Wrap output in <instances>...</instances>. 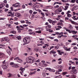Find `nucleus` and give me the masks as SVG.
<instances>
[{
    "instance_id": "412c9836",
    "label": "nucleus",
    "mask_w": 78,
    "mask_h": 78,
    "mask_svg": "<svg viewBox=\"0 0 78 78\" xmlns=\"http://www.w3.org/2000/svg\"><path fill=\"white\" fill-rule=\"evenodd\" d=\"M9 76H8V78H10V77H12V74L9 73Z\"/></svg>"
},
{
    "instance_id": "052dcab7",
    "label": "nucleus",
    "mask_w": 78,
    "mask_h": 78,
    "mask_svg": "<svg viewBox=\"0 0 78 78\" xmlns=\"http://www.w3.org/2000/svg\"><path fill=\"white\" fill-rule=\"evenodd\" d=\"M62 71V70H61V69H58V72H61Z\"/></svg>"
},
{
    "instance_id": "ea45409f",
    "label": "nucleus",
    "mask_w": 78,
    "mask_h": 78,
    "mask_svg": "<svg viewBox=\"0 0 78 78\" xmlns=\"http://www.w3.org/2000/svg\"><path fill=\"white\" fill-rule=\"evenodd\" d=\"M73 48L74 49V50H76V49H78V48H77L76 46H75V47H74Z\"/></svg>"
},
{
    "instance_id": "423d86ee",
    "label": "nucleus",
    "mask_w": 78,
    "mask_h": 78,
    "mask_svg": "<svg viewBox=\"0 0 78 78\" xmlns=\"http://www.w3.org/2000/svg\"><path fill=\"white\" fill-rule=\"evenodd\" d=\"M2 40L3 41H6V42H9V39L8 37L4 38V39H3Z\"/></svg>"
},
{
    "instance_id": "1a4fd4ad",
    "label": "nucleus",
    "mask_w": 78,
    "mask_h": 78,
    "mask_svg": "<svg viewBox=\"0 0 78 78\" xmlns=\"http://www.w3.org/2000/svg\"><path fill=\"white\" fill-rule=\"evenodd\" d=\"M61 8H62V9H64L65 11H66L67 9H68V8H69V6L67 5H66L65 6V8L64 9L63 7H61Z\"/></svg>"
},
{
    "instance_id": "5fc2aeb1",
    "label": "nucleus",
    "mask_w": 78,
    "mask_h": 78,
    "mask_svg": "<svg viewBox=\"0 0 78 78\" xmlns=\"http://www.w3.org/2000/svg\"><path fill=\"white\" fill-rule=\"evenodd\" d=\"M20 22L22 23H25V22L24 20L21 21Z\"/></svg>"
},
{
    "instance_id": "2f4dec72",
    "label": "nucleus",
    "mask_w": 78,
    "mask_h": 78,
    "mask_svg": "<svg viewBox=\"0 0 78 78\" xmlns=\"http://www.w3.org/2000/svg\"><path fill=\"white\" fill-rule=\"evenodd\" d=\"M30 18L31 19H33V18H34V16H30Z\"/></svg>"
},
{
    "instance_id": "cd10ccee",
    "label": "nucleus",
    "mask_w": 78,
    "mask_h": 78,
    "mask_svg": "<svg viewBox=\"0 0 78 78\" xmlns=\"http://www.w3.org/2000/svg\"><path fill=\"white\" fill-rule=\"evenodd\" d=\"M78 9V6H76L74 7V9Z\"/></svg>"
},
{
    "instance_id": "c85d7f7f",
    "label": "nucleus",
    "mask_w": 78,
    "mask_h": 78,
    "mask_svg": "<svg viewBox=\"0 0 78 78\" xmlns=\"http://www.w3.org/2000/svg\"><path fill=\"white\" fill-rule=\"evenodd\" d=\"M55 78H62V77L61 75H59V76H56Z\"/></svg>"
},
{
    "instance_id": "6e6552de",
    "label": "nucleus",
    "mask_w": 78,
    "mask_h": 78,
    "mask_svg": "<svg viewBox=\"0 0 78 78\" xmlns=\"http://www.w3.org/2000/svg\"><path fill=\"white\" fill-rule=\"evenodd\" d=\"M15 16L18 17H20L21 16V14L18 12H16L15 14Z\"/></svg>"
},
{
    "instance_id": "7ed1b4c3",
    "label": "nucleus",
    "mask_w": 78,
    "mask_h": 78,
    "mask_svg": "<svg viewBox=\"0 0 78 78\" xmlns=\"http://www.w3.org/2000/svg\"><path fill=\"white\" fill-rule=\"evenodd\" d=\"M30 41H31V40L30 39V37H26L23 38V42L24 43L28 44V43L30 42Z\"/></svg>"
},
{
    "instance_id": "a19ab883",
    "label": "nucleus",
    "mask_w": 78,
    "mask_h": 78,
    "mask_svg": "<svg viewBox=\"0 0 78 78\" xmlns=\"http://www.w3.org/2000/svg\"><path fill=\"white\" fill-rule=\"evenodd\" d=\"M18 19V18L17 17H15L14 20V21H15V20H17Z\"/></svg>"
},
{
    "instance_id": "9b49d317",
    "label": "nucleus",
    "mask_w": 78,
    "mask_h": 78,
    "mask_svg": "<svg viewBox=\"0 0 78 78\" xmlns=\"http://www.w3.org/2000/svg\"><path fill=\"white\" fill-rule=\"evenodd\" d=\"M5 6V4H0V9H2L3 7Z\"/></svg>"
},
{
    "instance_id": "774afa93",
    "label": "nucleus",
    "mask_w": 78,
    "mask_h": 78,
    "mask_svg": "<svg viewBox=\"0 0 78 78\" xmlns=\"http://www.w3.org/2000/svg\"><path fill=\"white\" fill-rule=\"evenodd\" d=\"M54 41H56V42H58V40L57 39H55L54 40Z\"/></svg>"
},
{
    "instance_id": "69168bd1",
    "label": "nucleus",
    "mask_w": 78,
    "mask_h": 78,
    "mask_svg": "<svg viewBox=\"0 0 78 78\" xmlns=\"http://www.w3.org/2000/svg\"><path fill=\"white\" fill-rule=\"evenodd\" d=\"M73 59H75L76 61H78V59L77 58H73Z\"/></svg>"
},
{
    "instance_id": "f8f14e48",
    "label": "nucleus",
    "mask_w": 78,
    "mask_h": 78,
    "mask_svg": "<svg viewBox=\"0 0 78 78\" xmlns=\"http://www.w3.org/2000/svg\"><path fill=\"white\" fill-rule=\"evenodd\" d=\"M71 23H72V24H74V25H78V23H77L73 21H71Z\"/></svg>"
},
{
    "instance_id": "aec40b11",
    "label": "nucleus",
    "mask_w": 78,
    "mask_h": 78,
    "mask_svg": "<svg viewBox=\"0 0 78 78\" xmlns=\"http://www.w3.org/2000/svg\"><path fill=\"white\" fill-rule=\"evenodd\" d=\"M78 33V32L75 31V30H73L72 31V33H73L74 34H76Z\"/></svg>"
},
{
    "instance_id": "f3484780",
    "label": "nucleus",
    "mask_w": 78,
    "mask_h": 78,
    "mask_svg": "<svg viewBox=\"0 0 78 78\" xmlns=\"http://www.w3.org/2000/svg\"><path fill=\"white\" fill-rule=\"evenodd\" d=\"M17 61L18 62H23L22 60V59L20 58L18 59V60H17Z\"/></svg>"
},
{
    "instance_id": "c03bdc74",
    "label": "nucleus",
    "mask_w": 78,
    "mask_h": 78,
    "mask_svg": "<svg viewBox=\"0 0 78 78\" xmlns=\"http://www.w3.org/2000/svg\"><path fill=\"white\" fill-rule=\"evenodd\" d=\"M32 12H33V10H30L29 11V13H30V14H32Z\"/></svg>"
},
{
    "instance_id": "680f3d73",
    "label": "nucleus",
    "mask_w": 78,
    "mask_h": 78,
    "mask_svg": "<svg viewBox=\"0 0 78 78\" xmlns=\"http://www.w3.org/2000/svg\"><path fill=\"white\" fill-rule=\"evenodd\" d=\"M9 9H5V12H6L8 11Z\"/></svg>"
},
{
    "instance_id": "2eb2a0df",
    "label": "nucleus",
    "mask_w": 78,
    "mask_h": 78,
    "mask_svg": "<svg viewBox=\"0 0 78 78\" xmlns=\"http://www.w3.org/2000/svg\"><path fill=\"white\" fill-rule=\"evenodd\" d=\"M73 70L74 74H75V73H77V71L76 70V69H75L74 70Z\"/></svg>"
},
{
    "instance_id": "0e129e2a",
    "label": "nucleus",
    "mask_w": 78,
    "mask_h": 78,
    "mask_svg": "<svg viewBox=\"0 0 78 78\" xmlns=\"http://www.w3.org/2000/svg\"><path fill=\"white\" fill-rule=\"evenodd\" d=\"M46 63H47V64H51V63H50L49 62H46Z\"/></svg>"
},
{
    "instance_id": "a211bd4d",
    "label": "nucleus",
    "mask_w": 78,
    "mask_h": 78,
    "mask_svg": "<svg viewBox=\"0 0 78 78\" xmlns=\"http://www.w3.org/2000/svg\"><path fill=\"white\" fill-rule=\"evenodd\" d=\"M43 67H47V64L46 63H42Z\"/></svg>"
},
{
    "instance_id": "864d4df0",
    "label": "nucleus",
    "mask_w": 78,
    "mask_h": 78,
    "mask_svg": "<svg viewBox=\"0 0 78 78\" xmlns=\"http://www.w3.org/2000/svg\"><path fill=\"white\" fill-rule=\"evenodd\" d=\"M75 28L76 29V30H78V26H77H77H75Z\"/></svg>"
},
{
    "instance_id": "5701e85b",
    "label": "nucleus",
    "mask_w": 78,
    "mask_h": 78,
    "mask_svg": "<svg viewBox=\"0 0 78 78\" xmlns=\"http://www.w3.org/2000/svg\"><path fill=\"white\" fill-rule=\"evenodd\" d=\"M67 14V17H70L72 16V15L70 14Z\"/></svg>"
},
{
    "instance_id": "338daca9",
    "label": "nucleus",
    "mask_w": 78,
    "mask_h": 78,
    "mask_svg": "<svg viewBox=\"0 0 78 78\" xmlns=\"http://www.w3.org/2000/svg\"><path fill=\"white\" fill-rule=\"evenodd\" d=\"M71 68H72V66H70L69 67V70H70V69H71Z\"/></svg>"
},
{
    "instance_id": "58836bf2",
    "label": "nucleus",
    "mask_w": 78,
    "mask_h": 78,
    "mask_svg": "<svg viewBox=\"0 0 78 78\" xmlns=\"http://www.w3.org/2000/svg\"><path fill=\"white\" fill-rule=\"evenodd\" d=\"M22 8L23 9H25V5H22Z\"/></svg>"
},
{
    "instance_id": "c756f323",
    "label": "nucleus",
    "mask_w": 78,
    "mask_h": 78,
    "mask_svg": "<svg viewBox=\"0 0 78 78\" xmlns=\"http://www.w3.org/2000/svg\"><path fill=\"white\" fill-rule=\"evenodd\" d=\"M50 72H55V69H50Z\"/></svg>"
},
{
    "instance_id": "bb28decb",
    "label": "nucleus",
    "mask_w": 78,
    "mask_h": 78,
    "mask_svg": "<svg viewBox=\"0 0 78 78\" xmlns=\"http://www.w3.org/2000/svg\"><path fill=\"white\" fill-rule=\"evenodd\" d=\"M34 51H37H37H39V50L36 48H35L34 50Z\"/></svg>"
},
{
    "instance_id": "0eeeda50",
    "label": "nucleus",
    "mask_w": 78,
    "mask_h": 78,
    "mask_svg": "<svg viewBox=\"0 0 78 78\" xmlns=\"http://www.w3.org/2000/svg\"><path fill=\"white\" fill-rule=\"evenodd\" d=\"M65 49V50L66 51H70L71 48H69L68 49H67V47H66V46H64V47H63Z\"/></svg>"
},
{
    "instance_id": "4d7b16f0",
    "label": "nucleus",
    "mask_w": 78,
    "mask_h": 78,
    "mask_svg": "<svg viewBox=\"0 0 78 78\" xmlns=\"http://www.w3.org/2000/svg\"><path fill=\"white\" fill-rule=\"evenodd\" d=\"M59 8V5H56L55 7V8Z\"/></svg>"
},
{
    "instance_id": "72a5a7b5",
    "label": "nucleus",
    "mask_w": 78,
    "mask_h": 78,
    "mask_svg": "<svg viewBox=\"0 0 78 78\" xmlns=\"http://www.w3.org/2000/svg\"><path fill=\"white\" fill-rule=\"evenodd\" d=\"M11 33H12L13 34H16V32L15 31H12L11 32Z\"/></svg>"
},
{
    "instance_id": "20e7f679",
    "label": "nucleus",
    "mask_w": 78,
    "mask_h": 78,
    "mask_svg": "<svg viewBox=\"0 0 78 78\" xmlns=\"http://www.w3.org/2000/svg\"><path fill=\"white\" fill-rule=\"evenodd\" d=\"M10 65H11L13 67H15V68H18V67H19V65L17 64H14V63L12 62L10 63Z\"/></svg>"
},
{
    "instance_id": "8fccbe9b",
    "label": "nucleus",
    "mask_w": 78,
    "mask_h": 78,
    "mask_svg": "<svg viewBox=\"0 0 78 78\" xmlns=\"http://www.w3.org/2000/svg\"><path fill=\"white\" fill-rule=\"evenodd\" d=\"M75 0H71L72 3H75Z\"/></svg>"
},
{
    "instance_id": "4c0bfd02",
    "label": "nucleus",
    "mask_w": 78,
    "mask_h": 78,
    "mask_svg": "<svg viewBox=\"0 0 78 78\" xmlns=\"http://www.w3.org/2000/svg\"><path fill=\"white\" fill-rule=\"evenodd\" d=\"M77 44L76 43H73L72 44V45H76Z\"/></svg>"
},
{
    "instance_id": "a18cd8bd",
    "label": "nucleus",
    "mask_w": 78,
    "mask_h": 78,
    "mask_svg": "<svg viewBox=\"0 0 78 78\" xmlns=\"http://www.w3.org/2000/svg\"><path fill=\"white\" fill-rule=\"evenodd\" d=\"M70 73L71 74H74V73L73 72V70L70 71Z\"/></svg>"
},
{
    "instance_id": "f03ea898",
    "label": "nucleus",
    "mask_w": 78,
    "mask_h": 78,
    "mask_svg": "<svg viewBox=\"0 0 78 78\" xmlns=\"http://www.w3.org/2000/svg\"><path fill=\"white\" fill-rule=\"evenodd\" d=\"M5 60H4V61L2 62V67L3 69H6L8 67L9 65V64H8V62H5Z\"/></svg>"
},
{
    "instance_id": "393cba45",
    "label": "nucleus",
    "mask_w": 78,
    "mask_h": 78,
    "mask_svg": "<svg viewBox=\"0 0 78 78\" xmlns=\"http://www.w3.org/2000/svg\"><path fill=\"white\" fill-rule=\"evenodd\" d=\"M71 78H75V75L73 74V75H71Z\"/></svg>"
},
{
    "instance_id": "473e14b6",
    "label": "nucleus",
    "mask_w": 78,
    "mask_h": 78,
    "mask_svg": "<svg viewBox=\"0 0 78 78\" xmlns=\"http://www.w3.org/2000/svg\"><path fill=\"white\" fill-rule=\"evenodd\" d=\"M41 15H42L43 16H45V14H44V13L42 12H41Z\"/></svg>"
},
{
    "instance_id": "49530a36",
    "label": "nucleus",
    "mask_w": 78,
    "mask_h": 78,
    "mask_svg": "<svg viewBox=\"0 0 78 78\" xmlns=\"http://www.w3.org/2000/svg\"><path fill=\"white\" fill-rule=\"evenodd\" d=\"M36 62H40V60L38 59V60L35 61Z\"/></svg>"
},
{
    "instance_id": "09e8293b",
    "label": "nucleus",
    "mask_w": 78,
    "mask_h": 78,
    "mask_svg": "<svg viewBox=\"0 0 78 78\" xmlns=\"http://www.w3.org/2000/svg\"><path fill=\"white\" fill-rule=\"evenodd\" d=\"M47 27H48V28H51V25H48L47 26Z\"/></svg>"
},
{
    "instance_id": "a878e982",
    "label": "nucleus",
    "mask_w": 78,
    "mask_h": 78,
    "mask_svg": "<svg viewBox=\"0 0 78 78\" xmlns=\"http://www.w3.org/2000/svg\"><path fill=\"white\" fill-rule=\"evenodd\" d=\"M36 33H37L41 34V30L38 31H36Z\"/></svg>"
},
{
    "instance_id": "f704fd0d",
    "label": "nucleus",
    "mask_w": 78,
    "mask_h": 78,
    "mask_svg": "<svg viewBox=\"0 0 78 78\" xmlns=\"http://www.w3.org/2000/svg\"><path fill=\"white\" fill-rule=\"evenodd\" d=\"M4 46V45L0 44V48H2V47Z\"/></svg>"
},
{
    "instance_id": "39448f33",
    "label": "nucleus",
    "mask_w": 78,
    "mask_h": 78,
    "mask_svg": "<svg viewBox=\"0 0 78 78\" xmlns=\"http://www.w3.org/2000/svg\"><path fill=\"white\" fill-rule=\"evenodd\" d=\"M25 70V68H22V67H21L20 69V70H21L20 71V73L21 74V75H23V71Z\"/></svg>"
},
{
    "instance_id": "79ce46f5",
    "label": "nucleus",
    "mask_w": 78,
    "mask_h": 78,
    "mask_svg": "<svg viewBox=\"0 0 78 78\" xmlns=\"http://www.w3.org/2000/svg\"><path fill=\"white\" fill-rule=\"evenodd\" d=\"M56 34H57V35H61V34H60V33L59 32H56L55 33Z\"/></svg>"
},
{
    "instance_id": "13d9d810",
    "label": "nucleus",
    "mask_w": 78,
    "mask_h": 78,
    "mask_svg": "<svg viewBox=\"0 0 78 78\" xmlns=\"http://www.w3.org/2000/svg\"><path fill=\"white\" fill-rule=\"evenodd\" d=\"M5 7L6 8H8L9 7V5L8 4H6L5 5Z\"/></svg>"
},
{
    "instance_id": "bf43d9fd",
    "label": "nucleus",
    "mask_w": 78,
    "mask_h": 78,
    "mask_svg": "<svg viewBox=\"0 0 78 78\" xmlns=\"http://www.w3.org/2000/svg\"><path fill=\"white\" fill-rule=\"evenodd\" d=\"M33 74H34V73H30V75H33Z\"/></svg>"
},
{
    "instance_id": "9d476101",
    "label": "nucleus",
    "mask_w": 78,
    "mask_h": 78,
    "mask_svg": "<svg viewBox=\"0 0 78 78\" xmlns=\"http://www.w3.org/2000/svg\"><path fill=\"white\" fill-rule=\"evenodd\" d=\"M5 56L4 54L2 53H0V58H3Z\"/></svg>"
},
{
    "instance_id": "4be33fe9",
    "label": "nucleus",
    "mask_w": 78,
    "mask_h": 78,
    "mask_svg": "<svg viewBox=\"0 0 78 78\" xmlns=\"http://www.w3.org/2000/svg\"><path fill=\"white\" fill-rule=\"evenodd\" d=\"M16 38L18 39V40H20V39H21V37L20 36H18L16 37Z\"/></svg>"
},
{
    "instance_id": "dca6fc26",
    "label": "nucleus",
    "mask_w": 78,
    "mask_h": 78,
    "mask_svg": "<svg viewBox=\"0 0 78 78\" xmlns=\"http://www.w3.org/2000/svg\"><path fill=\"white\" fill-rule=\"evenodd\" d=\"M12 6H14V7H15V8H17V3H16L15 4H13L12 5Z\"/></svg>"
},
{
    "instance_id": "7c9ffc66",
    "label": "nucleus",
    "mask_w": 78,
    "mask_h": 78,
    "mask_svg": "<svg viewBox=\"0 0 78 78\" xmlns=\"http://www.w3.org/2000/svg\"><path fill=\"white\" fill-rule=\"evenodd\" d=\"M40 43H41V45H44V43L43 42V41H41L40 42Z\"/></svg>"
},
{
    "instance_id": "e433bc0d",
    "label": "nucleus",
    "mask_w": 78,
    "mask_h": 78,
    "mask_svg": "<svg viewBox=\"0 0 78 78\" xmlns=\"http://www.w3.org/2000/svg\"><path fill=\"white\" fill-rule=\"evenodd\" d=\"M73 27H72V25H70L69 26V29H70L71 30H72V29H73Z\"/></svg>"
},
{
    "instance_id": "37998d69",
    "label": "nucleus",
    "mask_w": 78,
    "mask_h": 78,
    "mask_svg": "<svg viewBox=\"0 0 78 78\" xmlns=\"http://www.w3.org/2000/svg\"><path fill=\"white\" fill-rule=\"evenodd\" d=\"M55 48V49H56L57 50V49H58V48H59V46H56Z\"/></svg>"
},
{
    "instance_id": "e2e57ef3",
    "label": "nucleus",
    "mask_w": 78,
    "mask_h": 78,
    "mask_svg": "<svg viewBox=\"0 0 78 78\" xmlns=\"http://www.w3.org/2000/svg\"><path fill=\"white\" fill-rule=\"evenodd\" d=\"M62 2H64V3H65L67 2V1L65 0H62Z\"/></svg>"
},
{
    "instance_id": "6e6d98bb",
    "label": "nucleus",
    "mask_w": 78,
    "mask_h": 78,
    "mask_svg": "<svg viewBox=\"0 0 78 78\" xmlns=\"http://www.w3.org/2000/svg\"><path fill=\"white\" fill-rule=\"evenodd\" d=\"M71 12L70 11H67V12L66 13V14H69V13H70Z\"/></svg>"
},
{
    "instance_id": "c9c22d12",
    "label": "nucleus",
    "mask_w": 78,
    "mask_h": 78,
    "mask_svg": "<svg viewBox=\"0 0 78 78\" xmlns=\"http://www.w3.org/2000/svg\"><path fill=\"white\" fill-rule=\"evenodd\" d=\"M47 44H44V46H43V48H45L46 47H47Z\"/></svg>"
},
{
    "instance_id": "6ab92c4d",
    "label": "nucleus",
    "mask_w": 78,
    "mask_h": 78,
    "mask_svg": "<svg viewBox=\"0 0 78 78\" xmlns=\"http://www.w3.org/2000/svg\"><path fill=\"white\" fill-rule=\"evenodd\" d=\"M48 22H49V23H51V22H53V21L52 20L50 19H48Z\"/></svg>"
},
{
    "instance_id": "f257e3e1",
    "label": "nucleus",
    "mask_w": 78,
    "mask_h": 78,
    "mask_svg": "<svg viewBox=\"0 0 78 78\" xmlns=\"http://www.w3.org/2000/svg\"><path fill=\"white\" fill-rule=\"evenodd\" d=\"M35 60V58L32 56H30L26 59V61L28 63H33V61Z\"/></svg>"
},
{
    "instance_id": "4468645a",
    "label": "nucleus",
    "mask_w": 78,
    "mask_h": 78,
    "mask_svg": "<svg viewBox=\"0 0 78 78\" xmlns=\"http://www.w3.org/2000/svg\"><path fill=\"white\" fill-rule=\"evenodd\" d=\"M7 53L9 54V55H11V51L9 50H7Z\"/></svg>"
},
{
    "instance_id": "603ef678",
    "label": "nucleus",
    "mask_w": 78,
    "mask_h": 78,
    "mask_svg": "<svg viewBox=\"0 0 78 78\" xmlns=\"http://www.w3.org/2000/svg\"><path fill=\"white\" fill-rule=\"evenodd\" d=\"M43 11H45V12H48V10L46 9H43Z\"/></svg>"
},
{
    "instance_id": "de8ad7c7",
    "label": "nucleus",
    "mask_w": 78,
    "mask_h": 78,
    "mask_svg": "<svg viewBox=\"0 0 78 78\" xmlns=\"http://www.w3.org/2000/svg\"><path fill=\"white\" fill-rule=\"evenodd\" d=\"M67 72H64L63 73H62V75H66V74H67Z\"/></svg>"
},
{
    "instance_id": "b1692460",
    "label": "nucleus",
    "mask_w": 78,
    "mask_h": 78,
    "mask_svg": "<svg viewBox=\"0 0 78 78\" xmlns=\"http://www.w3.org/2000/svg\"><path fill=\"white\" fill-rule=\"evenodd\" d=\"M17 7H18L19 8H20V3L18 2L17 3Z\"/></svg>"
},
{
    "instance_id": "ddd939ff",
    "label": "nucleus",
    "mask_w": 78,
    "mask_h": 78,
    "mask_svg": "<svg viewBox=\"0 0 78 78\" xmlns=\"http://www.w3.org/2000/svg\"><path fill=\"white\" fill-rule=\"evenodd\" d=\"M55 23H57V21L56 20L53 21L52 22V25H55Z\"/></svg>"
},
{
    "instance_id": "3c124183",
    "label": "nucleus",
    "mask_w": 78,
    "mask_h": 78,
    "mask_svg": "<svg viewBox=\"0 0 78 78\" xmlns=\"http://www.w3.org/2000/svg\"><path fill=\"white\" fill-rule=\"evenodd\" d=\"M19 59V58L18 57H16L14 58L15 60H16V59H17V60H18Z\"/></svg>"
}]
</instances>
